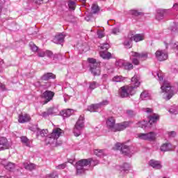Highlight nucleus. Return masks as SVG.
I'll return each mask as SVG.
<instances>
[{
	"label": "nucleus",
	"instance_id": "nucleus-29",
	"mask_svg": "<svg viewBox=\"0 0 178 178\" xmlns=\"http://www.w3.org/2000/svg\"><path fill=\"white\" fill-rule=\"evenodd\" d=\"M140 98L143 101H146L147 99H150L151 97L149 96V93L147 91H144L140 94Z\"/></svg>",
	"mask_w": 178,
	"mask_h": 178
},
{
	"label": "nucleus",
	"instance_id": "nucleus-3",
	"mask_svg": "<svg viewBox=\"0 0 178 178\" xmlns=\"http://www.w3.org/2000/svg\"><path fill=\"white\" fill-rule=\"evenodd\" d=\"M62 134V129L60 128H55L53 129L52 133L47 136L46 144H51L54 147H59L62 143H58V138L60 137Z\"/></svg>",
	"mask_w": 178,
	"mask_h": 178
},
{
	"label": "nucleus",
	"instance_id": "nucleus-31",
	"mask_svg": "<svg viewBox=\"0 0 178 178\" xmlns=\"http://www.w3.org/2000/svg\"><path fill=\"white\" fill-rule=\"evenodd\" d=\"M37 136H40L41 137H45L48 134V129H40L38 131Z\"/></svg>",
	"mask_w": 178,
	"mask_h": 178
},
{
	"label": "nucleus",
	"instance_id": "nucleus-50",
	"mask_svg": "<svg viewBox=\"0 0 178 178\" xmlns=\"http://www.w3.org/2000/svg\"><path fill=\"white\" fill-rule=\"evenodd\" d=\"M171 31H178V22L175 23L174 25L171 27Z\"/></svg>",
	"mask_w": 178,
	"mask_h": 178
},
{
	"label": "nucleus",
	"instance_id": "nucleus-9",
	"mask_svg": "<svg viewBox=\"0 0 178 178\" xmlns=\"http://www.w3.org/2000/svg\"><path fill=\"white\" fill-rule=\"evenodd\" d=\"M138 138L139 140H144L145 141H155L156 140V133L151 131L146 134H138Z\"/></svg>",
	"mask_w": 178,
	"mask_h": 178
},
{
	"label": "nucleus",
	"instance_id": "nucleus-61",
	"mask_svg": "<svg viewBox=\"0 0 178 178\" xmlns=\"http://www.w3.org/2000/svg\"><path fill=\"white\" fill-rule=\"evenodd\" d=\"M169 137H176V132L175 131H170L168 133Z\"/></svg>",
	"mask_w": 178,
	"mask_h": 178
},
{
	"label": "nucleus",
	"instance_id": "nucleus-36",
	"mask_svg": "<svg viewBox=\"0 0 178 178\" xmlns=\"http://www.w3.org/2000/svg\"><path fill=\"white\" fill-rule=\"evenodd\" d=\"M68 8L70 10H74L76 9V2L70 1L68 2Z\"/></svg>",
	"mask_w": 178,
	"mask_h": 178
},
{
	"label": "nucleus",
	"instance_id": "nucleus-60",
	"mask_svg": "<svg viewBox=\"0 0 178 178\" xmlns=\"http://www.w3.org/2000/svg\"><path fill=\"white\" fill-rule=\"evenodd\" d=\"M33 2L36 3V5H41V3H43L44 0H33Z\"/></svg>",
	"mask_w": 178,
	"mask_h": 178
},
{
	"label": "nucleus",
	"instance_id": "nucleus-25",
	"mask_svg": "<svg viewBox=\"0 0 178 178\" xmlns=\"http://www.w3.org/2000/svg\"><path fill=\"white\" fill-rule=\"evenodd\" d=\"M23 166L26 170H34L35 169V164L31 163H24Z\"/></svg>",
	"mask_w": 178,
	"mask_h": 178
},
{
	"label": "nucleus",
	"instance_id": "nucleus-35",
	"mask_svg": "<svg viewBox=\"0 0 178 178\" xmlns=\"http://www.w3.org/2000/svg\"><path fill=\"white\" fill-rule=\"evenodd\" d=\"M91 12L93 15L98 13L99 12V7L97 4H92Z\"/></svg>",
	"mask_w": 178,
	"mask_h": 178
},
{
	"label": "nucleus",
	"instance_id": "nucleus-57",
	"mask_svg": "<svg viewBox=\"0 0 178 178\" xmlns=\"http://www.w3.org/2000/svg\"><path fill=\"white\" fill-rule=\"evenodd\" d=\"M91 19H92V14H89L86 17H85V20H86V22H90V20H91Z\"/></svg>",
	"mask_w": 178,
	"mask_h": 178
},
{
	"label": "nucleus",
	"instance_id": "nucleus-33",
	"mask_svg": "<svg viewBox=\"0 0 178 178\" xmlns=\"http://www.w3.org/2000/svg\"><path fill=\"white\" fill-rule=\"evenodd\" d=\"M21 141H22V143L25 144L26 147H30V140L26 136H22Z\"/></svg>",
	"mask_w": 178,
	"mask_h": 178
},
{
	"label": "nucleus",
	"instance_id": "nucleus-62",
	"mask_svg": "<svg viewBox=\"0 0 178 178\" xmlns=\"http://www.w3.org/2000/svg\"><path fill=\"white\" fill-rule=\"evenodd\" d=\"M42 116L43 118H48V116H49V114L48 113V111H44L42 113Z\"/></svg>",
	"mask_w": 178,
	"mask_h": 178
},
{
	"label": "nucleus",
	"instance_id": "nucleus-34",
	"mask_svg": "<svg viewBox=\"0 0 178 178\" xmlns=\"http://www.w3.org/2000/svg\"><path fill=\"white\" fill-rule=\"evenodd\" d=\"M97 87H99V84L95 81L89 82L90 90H95Z\"/></svg>",
	"mask_w": 178,
	"mask_h": 178
},
{
	"label": "nucleus",
	"instance_id": "nucleus-40",
	"mask_svg": "<svg viewBox=\"0 0 178 178\" xmlns=\"http://www.w3.org/2000/svg\"><path fill=\"white\" fill-rule=\"evenodd\" d=\"M100 48L101 49H103V51H108V49L111 48V45L108 43H104L100 46Z\"/></svg>",
	"mask_w": 178,
	"mask_h": 178
},
{
	"label": "nucleus",
	"instance_id": "nucleus-6",
	"mask_svg": "<svg viewBox=\"0 0 178 178\" xmlns=\"http://www.w3.org/2000/svg\"><path fill=\"white\" fill-rule=\"evenodd\" d=\"M83 128H84V116L80 115L73 129V134L75 136V137H79V136H81V131L83 130Z\"/></svg>",
	"mask_w": 178,
	"mask_h": 178
},
{
	"label": "nucleus",
	"instance_id": "nucleus-48",
	"mask_svg": "<svg viewBox=\"0 0 178 178\" xmlns=\"http://www.w3.org/2000/svg\"><path fill=\"white\" fill-rule=\"evenodd\" d=\"M49 116H52V115H55V108H50L47 110Z\"/></svg>",
	"mask_w": 178,
	"mask_h": 178
},
{
	"label": "nucleus",
	"instance_id": "nucleus-41",
	"mask_svg": "<svg viewBox=\"0 0 178 178\" xmlns=\"http://www.w3.org/2000/svg\"><path fill=\"white\" fill-rule=\"evenodd\" d=\"M155 74H156L160 83L161 81H163V73H162V72H155Z\"/></svg>",
	"mask_w": 178,
	"mask_h": 178
},
{
	"label": "nucleus",
	"instance_id": "nucleus-37",
	"mask_svg": "<svg viewBox=\"0 0 178 178\" xmlns=\"http://www.w3.org/2000/svg\"><path fill=\"white\" fill-rule=\"evenodd\" d=\"M29 47L33 52H37V51H38V47H37L33 42L29 43Z\"/></svg>",
	"mask_w": 178,
	"mask_h": 178
},
{
	"label": "nucleus",
	"instance_id": "nucleus-22",
	"mask_svg": "<svg viewBox=\"0 0 178 178\" xmlns=\"http://www.w3.org/2000/svg\"><path fill=\"white\" fill-rule=\"evenodd\" d=\"M60 113L63 118H69L73 114V110L70 108L63 110Z\"/></svg>",
	"mask_w": 178,
	"mask_h": 178
},
{
	"label": "nucleus",
	"instance_id": "nucleus-12",
	"mask_svg": "<svg viewBox=\"0 0 178 178\" xmlns=\"http://www.w3.org/2000/svg\"><path fill=\"white\" fill-rule=\"evenodd\" d=\"M170 12V9H159L157 10L156 15V20H162L166 15H168Z\"/></svg>",
	"mask_w": 178,
	"mask_h": 178
},
{
	"label": "nucleus",
	"instance_id": "nucleus-45",
	"mask_svg": "<svg viewBox=\"0 0 178 178\" xmlns=\"http://www.w3.org/2000/svg\"><path fill=\"white\" fill-rule=\"evenodd\" d=\"M170 47L174 49H176L177 55H178V42L170 44Z\"/></svg>",
	"mask_w": 178,
	"mask_h": 178
},
{
	"label": "nucleus",
	"instance_id": "nucleus-39",
	"mask_svg": "<svg viewBox=\"0 0 178 178\" xmlns=\"http://www.w3.org/2000/svg\"><path fill=\"white\" fill-rule=\"evenodd\" d=\"M125 64H126V63L124 62V60H119L116 61L115 66H118V67H122V66L124 67Z\"/></svg>",
	"mask_w": 178,
	"mask_h": 178
},
{
	"label": "nucleus",
	"instance_id": "nucleus-44",
	"mask_svg": "<svg viewBox=\"0 0 178 178\" xmlns=\"http://www.w3.org/2000/svg\"><path fill=\"white\" fill-rule=\"evenodd\" d=\"M124 67L126 70H131V69H133V64L130 63H125Z\"/></svg>",
	"mask_w": 178,
	"mask_h": 178
},
{
	"label": "nucleus",
	"instance_id": "nucleus-10",
	"mask_svg": "<svg viewBox=\"0 0 178 178\" xmlns=\"http://www.w3.org/2000/svg\"><path fill=\"white\" fill-rule=\"evenodd\" d=\"M55 96V92L51 90H46L42 95V98L45 99L44 104H48L50 101H52L54 97Z\"/></svg>",
	"mask_w": 178,
	"mask_h": 178
},
{
	"label": "nucleus",
	"instance_id": "nucleus-17",
	"mask_svg": "<svg viewBox=\"0 0 178 178\" xmlns=\"http://www.w3.org/2000/svg\"><path fill=\"white\" fill-rule=\"evenodd\" d=\"M1 163V165H3L5 169L7 170H13V169L15 168V163L12 162H8L6 160H2Z\"/></svg>",
	"mask_w": 178,
	"mask_h": 178
},
{
	"label": "nucleus",
	"instance_id": "nucleus-1",
	"mask_svg": "<svg viewBox=\"0 0 178 178\" xmlns=\"http://www.w3.org/2000/svg\"><path fill=\"white\" fill-rule=\"evenodd\" d=\"M140 84H141L140 76L135 75L131 79V86H122L119 89V96L121 98H127L129 95H134L136 94V88H138Z\"/></svg>",
	"mask_w": 178,
	"mask_h": 178
},
{
	"label": "nucleus",
	"instance_id": "nucleus-5",
	"mask_svg": "<svg viewBox=\"0 0 178 178\" xmlns=\"http://www.w3.org/2000/svg\"><path fill=\"white\" fill-rule=\"evenodd\" d=\"M88 61L90 65V70L93 76H99L101 74V64L99 63H97V60L95 58H88Z\"/></svg>",
	"mask_w": 178,
	"mask_h": 178
},
{
	"label": "nucleus",
	"instance_id": "nucleus-54",
	"mask_svg": "<svg viewBox=\"0 0 178 178\" xmlns=\"http://www.w3.org/2000/svg\"><path fill=\"white\" fill-rule=\"evenodd\" d=\"M65 168H66V163H62L56 166V168L58 170L65 169Z\"/></svg>",
	"mask_w": 178,
	"mask_h": 178
},
{
	"label": "nucleus",
	"instance_id": "nucleus-30",
	"mask_svg": "<svg viewBox=\"0 0 178 178\" xmlns=\"http://www.w3.org/2000/svg\"><path fill=\"white\" fill-rule=\"evenodd\" d=\"M121 152L124 154V155H129L130 154V148L127 145L122 146L121 147Z\"/></svg>",
	"mask_w": 178,
	"mask_h": 178
},
{
	"label": "nucleus",
	"instance_id": "nucleus-14",
	"mask_svg": "<svg viewBox=\"0 0 178 178\" xmlns=\"http://www.w3.org/2000/svg\"><path fill=\"white\" fill-rule=\"evenodd\" d=\"M127 127H129V122H124L120 124H116L115 129L113 131H122V130H124Z\"/></svg>",
	"mask_w": 178,
	"mask_h": 178
},
{
	"label": "nucleus",
	"instance_id": "nucleus-11",
	"mask_svg": "<svg viewBox=\"0 0 178 178\" xmlns=\"http://www.w3.org/2000/svg\"><path fill=\"white\" fill-rule=\"evenodd\" d=\"M155 55L157 60H159L160 62H163V60L168 59V53L164 50H157Z\"/></svg>",
	"mask_w": 178,
	"mask_h": 178
},
{
	"label": "nucleus",
	"instance_id": "nucleus-47",
	"mask_svg": "<svg viewBox=\"0 0 178 178\" xmlns=\"http://www.w3.org/2000/svg\"><path fill=\"white\" fill-rule=\"evenodd\" d=\"M123 146H124V145H122L121 143H117L113 147V149H117V150L120 149V151H122V147Z\"/></svg>",
	"mask_w": 178,
	"mask_h": 178
},
{
	"label": "nucleus",
	"instance_id": "nucleus-23",
	"mask_svg": "<svg viewBox=\"0 0 178 178\" xmlns=\"http://www.w3.org/2000/svg\"><path fill=\"white\" fill-rule=\"evenodd\" d=\"M132 56L134 58H138V59H142L143 60L148 58V55L147 54H140L134 51H132Z\"/></svg>",
	"mask_w": 178,
	"mask_h": 178
},
{
	"label": "nucleus",
	"instance_id": "nucleus-42",
	"mask_svg": "<svg viewBox=\"0 0 178 178\" xmlns=\"http://www.w3.org/2000/svg\"><path fill=\"white\" fill-rule=\"evenodd\" d=\"M131 15H132L133 16H141V15H143V13L141 12H138L137 10H131L130 11Z\"/></svg>",
	"mask_w": 178,
	"mask_h": 178
},
{
	"label": "nucleus",
	"instance_id": "nucleus-46",
	"mask_svg": "<svg viewBox=\"0 0 178 178\" xmlns=\"http://www.w3.org/2000/svg\"><path fill=\"white\" fill-rule=\"evenodd\" d=\"M38 56H39V58H44V56H46V51H44L42 50L38 51Z\"/></svg>",
	"mask_w": 178,
	"mask_h": 178
},
{
	"label": "nucleus",
	"instance_id": "nucleus-53",
	"mask_svg": "<svg viewBox=\"0 0 178 178\" xmlns=\"http://www.w3.org/2000/svg\"><path fill=\"white\" fill-rule=\"evenodd\" d=\"M97 35H98V38H103V37H105V34L102 31H98Z\"/></svg>",
	"mask_w": 178,
	"mask_h": 178
},
{
	"label": "nucleus",
	"instance_id": "nucleus-8",
	"mask_svg": "<svg viewBox=\"0 0 178 178\" xmlns=\"http://www.w3.org/2000/svg\"><path fill=\"white\" fill-rule=\"evenodd\" d=\"M51 79H56V76L51 72H47L42 75L41 77V86H43L44 88H49L51 83L48 82Z\"/></svg>",
	"mask_w": 178,
	"mask_h": 178
},
{
	"label": "nucleus",
	"instance_id": "nucleus-26",
	"mask_svg": "<svg viewBox=\"0 0 178 178\" xmlns=\"http://www.w3.org/2000/svg\"><path fill=\"white\" fill-rule=\"evenodd\" d=\"M131 38L132 41L134 40L135 42H139V41H143L144 40V35L142 34H136Z\"/></svg>",
	"mask_w": 178,
	"mask_h": 178
},
{
	"label": "nucleus",
	"instance_id": "nucleus-56",
	"mask_svg": "<svg viewBox=\"0 0 178 178\" xmlns=\"http://www.w3.org/2000/svg\"><path fill=\"white\" fill-rule=\"evenodd\" d=\"M132 63H134V65H140V60L136 58L132 59Z\"/></svg>",
	"mask_w": 178,
	"mask_h": 178
},
{
	"label": "nucleus",
	"instance_id": "nucleus-20",
	"mask_svg": "<svg viewBox=\"0 0 178 178\" xmlns=\"http://www.w3.org/2000/svg\"><path fill=\"white\" fill-rule=\"evenodd\" d=\"M149 165L154 169H162V165L161 164V161H159L150 160L149 161Z\"/></svg>",
	"mask_w": 178,
	"mask_h": 178
},
{
	"label": "nucleus",
	"instance_id": "nucleus-21",
	"mask_svg": "<svg viewBox=\"0 0 178 178\" xmlns=\"http://www.w3.org/2000/svg\"><path fill=\"white\" fill-rule=\"evenodd\" d=\"M99 55L101 58H102L103 59H106L107 60H109V59L112 58V54H111V52H108L107 51H100Z\"/></svg>",
	"mask_w": 178,
	"mask_h": 178
},
{
	"label": "nucleus",
	"instance_id": "nucleus-51",
	"mask_svg": "<svg viewBox=\"0 0 178 178\" xmlns=\"http://www.w3.org/2000/svg\"><path fill=\"white\" fill-rule=\"evenodd\" d=\"M108 104H109V101L108 100H103L99 103L101 108H102V106H105L108 105Z\"/></svg>",
	"mask_w": 178,
	"mask_h": 178
},
{
	"label": "nucleus",
	"instance_id": "nucleus-19",
	"mask_svg": "<svg viewBox=\"0 0 178 178\" xmlns=\"http://www.w3.org/2000/svg\"><path fill=\"white\" fill-rule=\"evenodd\" d=\"M64 41L65 35L62 33L56 35L53 39V42H54V44H62Z\"/></svg>",
	"mask_w": 178,
	"mask_h": 178
},
{
	"label": "nucleus",
	"instance_id": "nucleus-27",
	"mask_svg": "<svg viewBox=\"0 0 178 178\" xmlns=\"http://www.w3.org/2000/svg\"><path fill=\"white\" fill-rule=\"evenodd\" d=\"M94 154L95 155H96V156H99V158H101L105 155V149H95Z\"/></svg>",
	"mask_w": 178,
	"mask_h": 178
},
{
	"label": "nucleus",
	"instance_id": "nucleus-32",
	"mask_svg": "<svg viewBox=\"0 0 178 178\" xmlns=\"http://www.w3.org/2000/svg\"><path fill=\"white\" fill-rule=\"evenodd\" d=\"M124 80H126V78L122 76H115L113 78V81L115 83H122V81H124Z\"/></svg>",
	"mask_w": 178,
	"mask_h": 178
},
{
	"label": "nucleus",
	"instance_id": "nucleus-52",
	"mask_svg": "<svg viewBox=\"0 0 178 178\" xmlns=\"http://www.w3.org/2000/svg\"><path fill=\"white\" fill-rule=\"evenodd\" d=\"M46 56H47L48 58H52V56H54V53L51 51L47 50Z\"/></svg>",
	"mask_w": 178,
	"mask_h": 178
},
{
	"label": "nucleus",
	"instance_id": "nucleus-38",
	"mask_svg": "<svg viewBox=\"0 0 178 178\" xmlns=\"http://www.w3.org/2000/svg\"><path fill=\"white\" fill-rule=\"evenodd\" d=\"M29 130H31V131H33V133H36L37 134L40 128H38V125H32L31 127H29Z\"/></svg>",
	"mask_w": 178,
	"mask_h": 178
},
{
	"label": "nucleus",
	"instance_id": "nucleus-49",
	"mask_svg": "<svg viewBox=\"0 0 178 178\" xmlns=\"http://www.w3.org/2000/svg\"><path fill=\"white\" fill-rule=\"evenodd\" d=\"M118 33H120V28L119 27H115L112 29V33L113 34H118Z\"/></svg>",
	"mask_w": 178,
	"mask_h": 178
},
{
	"label": "nucleus",
	"instance_id": "nucleus-15",
	"mask_svg": "<svg viewBox=\"0 0 178 178\" xmlns=\"http://www.w3.org/2000/svg\"><path fill=\"white\" fill-rule=\"evenodd\" d=\"M9 143H8V139L5 137L0 138V151L2 149H8L9 148Z\"/></svg>",
	"mask_w": 178,
	"mask_h": 178
},
{
	"label": "nucleus",
	"instance_id": "nucleus-55",
	"mask_svg": "<svg viewBox=\"0 0 178 178\" xmlns=\"http://www.w3.org/2000/svg\"><path fill=\"white\" fill-rule=\"evenodd\" d=\"M88 111H89V112H97V111H95V108H94L92 104L88 107Z\"/></svg>",
	"mask_w": 178,
	"mask_h": 178
},
{
	"label": "nucleus",
	"instance_id": "nucleus-13",
	"mask_svg": "<svg viewBox=\"0 0 178 178\" xmlns=\"http://www.w3.org/2000/svg\"><path fill=\"white\" fill-rule=\"evenodd\" d=\"M106 125L111 131H113V130H115V127H116L115 118L113 117L108 118L106 120Z\"/></svg>",
	"mask_w": 178,
	"mask_h": 178
},
{
	"label": "nucleus",
	"instance_id": "nucleus-59",
	"mask_svg": "<svg viewBox=\"0 0 178 178\" xmlns=\"http://www.w3.org/2000/svg\"><path fill=\"white\" fill-rule=\"evenodd\" d=\"M127 113L128 115V116H134V111H131V110H128L127 111Z\"/></svg>",
	"mask_w": 178,
	"mask_h": 178
},
{
	"label": "nucleus",
	"instance_id": "nucleus-58",
	"mask_svg": "<svg viewBox=\"0 0 178 178\" xmlns=\"http://www.w3.org/2000/svg\"><path fill=\"white\" fill-rule=\"evenodd\" d=\"M92 105L95 111H97V109H99V108H101V104H99V103L95 104H92Z\"/></svg>",
	"mask_w": 178,
	"mask_h": 178
},
{
	"label": "nucleus",
	"instance_id": "nucleus-63",
	"mask_svg": "<svg viewBox=\"0 0 178 178\" xmlns=\"http://www.w3.org/2000/svg\"><path fill=\"white\" fill-rule=\"evenodd\" d=\"M0 91H5V85L0 82Z\"/></svg>",
	"mask_w": 178,
	"mask_h": 178
},
{
	"label": "nucleus",
	"instance_id": "nucleus-64",
	"mask_svg": "<svg viewBox=\"0 0 178 178\" xmlns=\"http://www.w3.org/2000/svg\"><path fill=\"white\" fill-rule=\"evenodd\" d=\"M173 9H175V10H178V3H175L174 5H173Z\"/></svg>",
	"mask_w": 178,
	"mask_h": 178
},
{
	"label": "nucleus",
	"instance_id": "nucleus-2",
	"mask_svg": "<svg viewBox=\"0 0 178 178\" xmlns=\"http://www.w3.org/2000/svg\"><path fill=\"white\" fill-rule=\"evenodd\" d=\"M99 161L98 160H94L92 159H81L75 164V168L76 170V175L77 176H82V175H86V172L88 170L87 169V166H96L98 165Z\"/></svg>",
	"mask_w": 178,
	"mask_h": 178
},
{
	"label": "nucleus",
	"instance_id": "nucleus-24",
	"mask_svg": "<svg viewBox=\"0 0 178 178\" xmlns=\"http://www.w3.org/2000/svg\"><path fill=\"white\" fill-rule=\"evenodd\" d=\"M160 149L163 152H166L168 151H172V145L170 143H164L161 145Z\"/></svg>",
	"mask_w": 178,
	"mask_h": 178
},
{
	"label": "nucleus",
	"instance_id": "nucleus-16",
	"mask_svg": "<svg viewBox=\"0 0 178 178\" xmlns=\"http://www.w3.org/2000/svg\"><path fill=\"white\" fill-rule=\"evenodd\" d=\"M129 170H130V164L125 163L122 166L120 167V175L124 176L126 173H129Z\"/></svg>",
	"mask_w": 178,
	"mask_h": 178
},
{
	"label": "nucleus",
	"instance_id": "nucleus-4",
	"mask_svg": "<svg viewBox=\"0 0 178 178\" xmlns=\"http://www.w3.org/2000/svg\"><path fill=\"white\" fill-rule=\"evenodd\" d=\"M161 89L163 92H165L164 99H166V101H169L175 95V92L172 90V86H170V83L168 81L163 82Z\"/></svg>",
	"mask_w": 178,
	"mask_h": 178
},
{
	"label": "nucleus",
	"instance_id": "nucleus-18",
	"mask_svg": "<svg viewBox=\"0 0 178 178\" xmlns=\"http://www.w3.org/2000/svg\"><path fill=\"white\" fill-rule=\"evenodd\" d=\"M31 118L29 114H21L19 115L18 122L19 123H27V122H30Z\"/></svg>",
	"mask_w": 178,
	"mask_h": 178
},
{
	"label": "nucleus",
	"instance_id": "nucleus-43",
	"mask_svg": "<svg viewBox=\"0 0 178 178\" xmlns=\"http://www.w3.org/2000/svg\"><path fill=\"white\" fill-rule=\"evenodd\" d=\"M46 178H58V172H53L46 176Z\"/></svg>",
	"mask_w": 178,
	"mask_h": 178
},
{
	"label": "nucleus",
	"instance_id": "nucleus-7",
	"mask_svg": "<svg viewBox=\"0 0 178 178\" xmlns=\"http://www.w3.org/2000/svg\"><path fill=\"white\" fill-rule=\"evenodd\" d=\"M159 120V115L157 114H154L153 115L149 117L148 122L147 121H141L138 122L139 127L141 129H147V127H151L152 126V123H156Z\"/></svg>",
	"mask_w": 178,
	"mask_h": 178
},
{
	"label": "nucleus",
	"instance_id": "nucleus-28",
	"mask_svg": "<svg viewBox=\"0 0 178 178\" xmlns=\"http://www.w3.org/2000/svg\"><path fill=\"white\" fill-rule=\"evenodd\" d=\"M132 42H133V40L131 39V38L130 39H127L124 42V45L125 48H127V49H130V48L133 47Z\"/></svg>",
	"mask_w": 178,
	"mask_h": 178
}]
</instances>
